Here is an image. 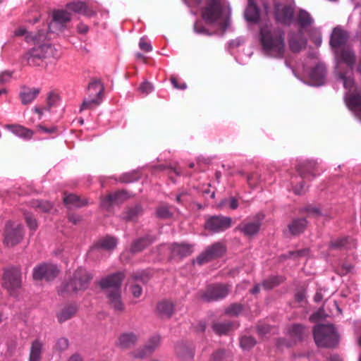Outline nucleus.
<instances>
[{
  "instance_id": "nucleus-1",
  "label": "nucleus",
  "mask_w": 361,
  "mask_h": 361,
  "mask_svg": "<svg viewBox=\"0 0 361 361\" xmlns=\"http://www.w3.org/2000/svg\"><path fill=\"white\" fill-rule=\"evenodd\" d=\"M201 13L203 20L208 24L221 20L224 29L228 25L230 8L224 0H205V6Z\"/></svg>"
},
{
  "instance_id": "nucleus-2",
  "label": "nucleus",
  "mask_w": 361,
  "mask_h": 361,
  "mask_svg": "<svg viewBox=\"0 0 361 361\" xmlns=\"http://www.w3.org/2000/svg\"><path fill=\"white\" fill-rule=\"evenodd\" d=\"M261 43L268 56L281 58L285 51L284 32L281 30H261Z\"/></svg>"
},
{
  "instance_id": "nucleus-3",
  "label": "nucleus",
  "mask_w": 361,
  "mask_h": 361,
  "mask_svg": "<svg viewBox=\"0 0 361 361\" xmlns=\"http://www.w3.org/2000/svg\"><path fill=\"white\" fill-rule=\"evenodd\" d=\"M313 336L318 347L332 348L338 343V334L331 324H318L313 329Z\"/></svg>"
},
{
  "instance_id": "nucleus-4",
  "label": "nucleus",
  "mask_w": 361,
  "mask_h": 361,
  "mask_svg": "<svg viewBox=\"0 0 361 361\" xmlns=\"http://www.w3.org/2000/svg\"><path fill=\"white\" fill-rule=\"evenodd\" d=\"M92 279L93 275L90 272L80 267L74 271L70 281L65 284L63 290L68 293L85 290L88 288Z\"/></svg>"
},
{
  "instance_id": "nucleus-5",
  "label": "nucleus",
  "mask_w": 361,
  "mask_h": 361,
  "mask_svg": "<svg viewBox=\"0 0 361 361\" xmlns=\"http://www.w3.org/2000/svg\"><path fill=\"white\" fill-rule=\"evenodd\" d=\"M230 292V286L228 284L216 283L211 284L204 290H200L197 296L202 301L210 302L224 299Z\"/></svg>"
},
{
  "instance_id": "nucleus-6",
  "label": "nucleus",
  "mask_w": 361,
  "mask_h": 361,
  "mask_svg": "<svg viewBox=\"0 0 361 361\" xmlns=\"http://www.w3.org/2000/svg\"><path fill=\"white\" fill-rule=\"evenodd\" d=\"M23 238V226L20 224L8 221L5 226L4 243L13 247L18 244Z\"/></svg>"
},
{
  "instance_id": "nucleus-7",
  "label": "nucleus",
  "mask_w": 361,
  "mask_h": 361,
  "mask_svg": "<svg viewBox=\"0 0 361 361\" xmlns=\"http://www.w3.org/2000/svg\"><path fill=\"white\" fill-rule=\"evenodd\" d=\"M226 251L225 245L220 242L215 243L208 246L201 254L196 258V262L202 265L214 259L223 256Z\"/></svg>"
},
{
  "instance_id": "nucleus-8",
  "label": "nucleus",
  "mask_w": 361,
  "mask_h": 361,
  "mask_svg": "<svg viewBox=\"0 0 361 361\" xmlns=\"http://www.w3.org/2000/svg\"><path fill=\"white\" fill-rule=\"evenodd\" d=\"M71 20V14L65 10H57L53 12V19L49 25L51 32H63L68 28V23Z\"/></svg>"
},
{
  "instance_id": "nucleus-9",
  "label": "nucleus",
  "mask_w": 361,
  "mask_h": 361,
  "mask_svg": "<svg viewBox=\"0 0 361 361\" xmlns=\"http://www.w3.org/2000/svg\"><path fill=\"white\" fill-rule=\"evenodd\" d=\"M231 217L224 216H212L205 222L204 227L207 230L213 233L223 232L231 226Z\"/></svg>"
},
{
  "instance_id": "nucleus-10",
  "label": "nucleus",
  "mask_w": 361,
  "mask_h": 361,
  "mask_svg": "<svg viewBox=\"0 0 361 361\" xmlns=\"http://www.w3.org/2000/svg\"><path fill=\"white\" fill-rule=\"evenodd\" d=\"M4 286L10 294L21 286V274L18 268H12L5 271L4 274Z\"/></svg>"
},
{
  "instance_id": "nucleus-11",
  "label": "nucleus",
  "mask_w": 361,
  "mask_h": 361,
  "mask_svg": "<svg viewBox=\"0 0 361 361\" xmlns=\"http://www.w3.org/2000/svg\"><path fill=\"white\" fill-rule=\"evenodd\" d=\"M59 274V270L55 265L44 264L34 268L33 279L35 280L46 281L53 280Z\"/></svg>"
},
{
  "instance_id": "nucleus-12",
  "label": "nucleus",
  "mask_w": 361,
  "mask_h": 361,
  "mask_svg": "<svg viewBox=\"0 0 361 361\" xmlns=\"http://www.w3.org/2000/svg\"><path fill=\"white\" fill-rule=\"evenodd\" d=\"M297 171L303 179L314 178L321 173L318 163L314 160H307L299 164Z\"/></svg>"
},
{
  "instance_id": "nucleus-13",
  "label": "nucleus",
  "mask_w": 361,
  "mask_h": 361,
  "mask_svg": "<svg viewBox=\"0 0 361 361\" xmlns=\"http://www.w3.org/2000/svg\"><path fill=\"white\" fill-rule=\"evenodd\" d=\"M159 343L160 337L159 336H154L143 348L131 352L130 355L133 358L143 359L150 355L158 348Z\"/></svg>"
},
{
  "instance_id": "nucleus-14",
  "label": "nucleus",
  "mask_w": 361,
  "mask_h": 361,
  "mask_svg": "<svg viewBox=\"0 0 361 361\" xmlns=\"http://www.w3.org/2000/svg\"><path fill=\"white\" fill-rule=\"evenodd\" d=\"M124 276L123 272H116L102 278L99 281V285L102 289L113 288V290H121V286Z\"/></svg>"
},
{
  "instance_id": "nucleus-15",
  "label": "nucleus",
  "mask_w": 361,
  "mask_h": 361,
  "mask_svg": "<svg viewBox=\"0 0 361 361\" xmlns=\"http://www.w3.org/2000/svg\"><path fill=\"white\" fill-rule=\"evenodd\" d=\"M264 218L262 214H257L252 221L240 224L236 229L242 232L245 236L252 237L256 235L261 226V220Z\"/></svg>"
},
{
  "instance_id": "nucleus-16",
  "label": "nucleus",
  "mask_w": 361,
  "mask_h": 361,
  "mask_svg": "<svg viewBox=\"0 0 361 361\" xmlns=\"http://www.w3.org/2000/svg\"><path fill=\"white\" fill-rule=\"evenodd\" d=\"M177 357L183 361H190L195 355V348L192 343L188 342H178L175 347Z\"/></svg>"
},
{
  "instance_id": "nucleus-17",
  "label": "nucleus",
  "mask_w": 361,
  "mask_h": 361,
  "mask_svg": "<svg viewBox=\"0 0 361 361\" xmlns=\"http://www.w3.org/2000/svg\"><path fill=\"white\" fill-rule=\"evenodd\" d=\"M106 297L110 307L117 312H122L125 305L121 300V290H111L107 292Z\"/></svg>"
},
{
  "instance_id": "nucleus-18",
  "label": "nucleus",
  "mask_w": 361,
  "mask_h": 361,
  "mask_svg": "<svg viewBox=\"0 0 361 361\" xmlns=\"http://www.w3.org/2000/svg\"><path fill=\"white\" fill-rule=\"evenodd\" d=\"M14 35L16 37L25 36L27 42H39L45 39V32L44 30H39L37 32H28L24 27H20L14 31Z\"/></svg>"
},
{
  "instance_id": "nucleus-19",
  "label": "nucleus",
  "mask_w": 361,
  "mask_h": 361,
  "mask_svg": "<svg viewBox=\"0 0 361 361\" xmlns=\"http://www.w3.org/2000/svg\"><path fill=\"white\" fill-rule=\"evenodd\" d=\"M154 241L155 238L150 235H146L144 237L139 238L133 241L130 248V252L133 255L139 253L143 251Z\"/></svg>"
},
{
  "instance_id": "nucleus-20",
  "label": "nucleus",
  "mask_w": 361,
  "mask_h": 361,
  "mask_svg": "<svg viewBox=\"0 0 361 361\" xmlns=\"http://www.w3.org/2000/svg\"><path fill=\"white\" fill-rule=\"evenodd\" d=\"M288 335L294 342H299L308 336L309 330L302 324H294L289 327Z\"/></svg>"
},
{
  "instance_id": "nucleus-21",
  "label": "nucleus",
  "mask_w": 361,
  "mask_h": 361,
  "mask_svg": "<svg viewBox=\"0 0 361 361\" xmlns=\"http://www.w3.org/2000/svg\"><path fill=\"white\" fill-rule=\"evenodd\" d=\"M172 257H186L193 252L192 245L186 243H173L169 247Z\"/></svg>"
},
{
  "instance_id": "nucleus-22",
  "label": "nucleus",
  "mask_w": 361,
  "mask_h": 361,
  "mask_svg": "<svg viewBox=\"0 0 361 361\" xmlns=\"http://www.w3.org/2000/svg\"><path fill=\"white\" fill-rule=\"evenodd\" d=\"M63 203L67 207L69 208H80L87 205L89 202L88 199L86 197L79 196L76 194L65 193L63 197Z\"/></svg>"
},
{
  "instance_id": "nucleus-23",
  "label": "nucleus",
  "mask_w": 361,
  "mask_h": 361,
  "mask_svg": "<svg viewBox=\"0 0 361 361\" xmlns=\"http://www.w3.org/2000/svg\"><path fill=\"white\" fill-rule=\"evenodd\" d=\"M348 39L346 31L340 27H335L331 35L329 44L332 48L338 49L343 45Z\"/></svg>"
},
{
  "instance_id": "nucleus-24",
  "label": "nucleus",
  "mask_w": 361,
  "mask_h": 361,
  "mask_svg": "<svg viewBox=\"0 0 361 361\" xmlns=\"http://www.w3.org/2000/svg\"><path fill=\"white\" fill-rule=\"evenodd\" d=\"M345 102L350 110L357 116L361 117V94L359 92L348 94L346 96Z\"/></svg>"
},
{
  "instance_id": "nucleus-25",
  "label": "nucleus",
  "mask_w": 361,
  "mask_h": 361,
  "mask_svg": "<svg viewBox=\"0 0 361 361\" xmlns=\"http://www.w3.org/2000/svg\"><path fill=\"white\" fill-rule=\"evenodd\" d=\"M129 197L126 190H119L112 194H109L102 200V206L108 208L114 203H120Z\"/></svg>"
},
{
  "instance_id": "nucleus-26",
  "label": "nucleus",
  "mask_w": 361,
  "mask_h": 361,
  "mask_svg": "<svg viewBox=\"0 0 361 361\" xmlns=\"http://www.w3.org/2000/svg\"><path fill=\"white\" fill-rule=\"evenodd\" d=\"M137 341V336L133 332L121 334L116 341V345L122 349H129L133 347Z\"/></svg>"
},
{
  "instance_id": "nucleus-27",
  "label": "nucleus",
  "mask_w": 361,
  "mask_h": 361,
  "mask_svg": "<svg viewBox=\"0 0 361 361\" xmlns=\"http://www.w3.org/2000/svg\"><path fill=\"white\" fill-rule=\"evenodd\" d=\"M308 222L305 217L293 219L288 225V230L291 235H299L307 227Z\"/></svg>"
},
{
  "instance_id": "nucleus-28",
  "label": "nucleus",
  "mask_w": 361,
  "mask_h": 361,
  "mask_svg": "<svg viewBox=\"0 0 361 361\" xmlns=\"http://www.w3.org/2000/svg\"><path fill=\"white\" fill-rule=\"evenodd\" d=\"M293 13V8L286 5L282 8L276 11V17L281 23L289 25L292 23Z\"/></svg>"
},
{
  "instance_id": "nucleus-29",
  "label": "nucleus",
  "mask_w": 361,
  "mask_h": 361,
  "mask_svg": "<svg viewBox=\"0 0 361 361\" xmlns=\"http://www.w3.org/2000/svg\"><path fill=\"white\" fill-rule=\"evenodd\" d=\"M36 51L39 56L44 59L49 58L56 59L59 56V51L51 44H42L41 46L32 48Z\"/></svg>"
},
{
  "instance_id": "nucleus-30",
  "label": "nucleus",
  "mask_w": 361,
  "mask_h": 361,
  "mask_svg": "<svg viewBox=\"0 0 361 361\" xmlns=\"http://www.w3.org/2000/svg\"><path fill=\"white\" fill-rule=\"evenodd\" d=\"M104 85L98 78H92L87 87V96L102 98Z\"/></svg>"
},
{
  "instance_id": "nucleus-31",
  "label": "nucleus",
  "mask_w": 361,
  "mask_h": 361,
  "mask_svg": "<svg viewBox=\"0 0 361 361\" xmlns=\"http://www.w3.org/2000/svg\"><path fill=\"white\" fill-rule=\"evenodd\" d=\"M22 63L30 66H42L44 60L38 55L36 51L31 49L22 57Z\"/></svg>"
},
{
  "instance_id": "nucleus-32",
  "label": "nucleus",
  "mask_w": 361,
  "mask_h": 361,
  "mask_svg": "<svg viewBox=\"0 0 361 361\" xmlns=\"http://www.w3.org/2000/svg\"><path fill=\"white\" fill-rule=\"evenodd\" d=\"M40 92L39 88L22 87L19 97L23 105H27L32 102Z\"/></svg>"
},
{
  "instance_id": "nucleus-33",
  "label": "nucleus",
  "mask_w": 361,
  "mask_h": 361,
  "mask_svg": "<svg viewBox=\"0 0 361 361\" xmlns=\"http://www.w3.org/2000/svg\"><path fill=\"white\" fill-rule=\"evenodd\" d=\"M66 8L75 13H82L87 16H92L94 14L93 10L90 8L86 3L80 1L67 4Z\"/></svg>"
},
{
  "instance_id": "nucleus-34",
  "label": "nucleus",
  "mask_w": 361,
  "mask_h": 361,
  "mask_svg": "<svg viewBox=\"0 0 361 361\" xmlns=\"http://www.w3.org/2000/svg\"><path fill=\"white\" fill-rule=\"evenodd\" d=\"M307 40L302 36V32L299 35H293L289 39V47L292 51L299 52L305 49L307 45Z\"/></svg>"
},
{
  "instance_id": "nucleus-35",
  "label": "nucleus",
  "mask_w": 361,
  "mask_h": 361,
  "mask_svg": "<svg viewBox=\"0 0 361 361\" xmlns=\"http://www.w3.org/2000/svg\"><path fill=\"white\" fill-rule=\"evenodd\" d=\"M157 312L162 318H170L174 312V305L168 300L161 301L157 305Z\"/></svg>"
},
{
  "instance_id": "nucleus-36",
  "label": "nucleus",
  "mask_w": 361,
  "mask_h": 361,
  "mask_svg": "<svg viewBox=\"0 0 361 361\" xmlns=\"http://www.w3.org/2000/svg\"><path fill=\"white\" fill-rule=\"evenodd\" d=\"M117 245V239L112 236H106L98 240L92 247V250L104 249L111 250L116 247Z\"/></svg>"
},
{
  "instance_id": "nucleus-37",
  "label": "nucleus",
  "mask_w": 361,
  "mask_h": 361,
  "mask_svg": "<svg viewBox=\"0 0 361 361\" xmlns=\"http://www.w3.org/2000/svg\"><path fill=\"white\" fill-rule=\"evenodd\" d=\"M5 127L16 135L24 139H31L33 135L32 130L20 125H6Z\"/></svg>"
},
{
  "instance_id": "nucleus-38",
  "label": "nucleus",
  "mask_w": 361,
  "mask_h": 361,
  "mask_svg": "<svg viewBox=\"0 0 361 361\" xmlns=\"http://www.w3.org/2000/svg\"><path fill=\"white\" fill-rule=\"evenodd\" d=\"M326 75V68L322 64L317 65L310 72V78L316 85L323 83Z\"/></svg>"
},
{
  "instance_id": "nucleus-39",
  "label": "nucleus",
  "mask_w": 361,
  "mask_h": 361,
  "mask_svg": "<svg viewBox=\"0 0 361 361\" xmlns=\"http://www.w3.org/2000/svg\"><path fill=\"white\" fill-rule=\"evenodd\" d=\"M43 343L36 339L32 341L30 347L29 361H39L43 350Z\"/></svg>"
},
{
  "instance_id": "nucleus-40",
  "label": "nucleus",
  "mask_w": 361,
  "mask_h": 361,
  "mask_svg": "<svg viewBox=\"0 0 361 361\" xmlns=\"http://www.w3.org/2000/svg\"><path fill=\"white\" fill-rule=\"evenodd\" d=\"M77 312V307L74 305H68L63 307L57 314L58 321L63 323L72 318Z\"/></svg>"
},
{
  "instance_id": "nucleus-41",
  "label": "nucleus",
  "mask_w": 361,
  "mask_h": 361,
  "mask_svg": "<svg viewBox=\"0 0 361 361\" xmlns=\"http://www.w3.org/2000/svg\"><path fill=\"white\" fill-rule=\"evenodd\" d=\"M245 17L247 21L257 22L259 18V11L252 0H249L248 6L245 11Z\"/></svg>"
},
{
  "instance_id": "nucleus-42",
  "label": "nucleus",
  "mask_w": 361,
  "mask_h": 361,
  "mask_svg": "<svg viewBox=\"0 0 361 361\" xmlns=\"http://www.w3.org/2000/svg\"><path fill=\"white\" fill-rule=\"evenodd\" d=\"M336 55L340 60L349 66H352L355 61V56L353 51L348 47L343 48L339 52L336 51Z\"/></svg>"
},
{
  "instance_id": "nucleus-43",
  "label": "nucleus",
  "mask_w": 361,
  "mask_h": 361,
  "mask_svg": "<svg viewBox=\"0 0 361 361\" xmlns=\"http://www.w3.org/2000/svg\"><path fill=\"white\" fill-rule=\"evenodd\" d=\"M355 245L354 240L349 238H341L330 241V247L332 249L340 250L343 248L348 249Z\"/></svg>"
},
{
  "instance_id": "nucleus-44",
  "label": "nucleus",
  "mask_w": 361,
  "mask_h": 361,
  "mask_svg": "<svg viewBox=\"0 0 361 361\" xmlns=\"http://www.w3.org/2000/svg\"><path fill=\"white\" fill-rule=\"evenodd\" d=\"M30 207L38 212H49L53 208L51 202L47 200H33L30 202Z\"/></svg>"
},
{
  "instance_id": "nucleus-45",
  "label": "nucleus",
  "mask_w": 361,
  "mask_h": 361,
  "mask_svg": "<svg viewBox=\"0 0 361 361\" xmlns=\"http://www.w3.org/2000/svg\"><path fill=\"white\" fill-rule=\"evenodd\" d=\"M235 324L231 322H216L212 325L213 330L219 335L226 334L233 329Z\"/></svg>"
},
{
  "instance_id": "nucleus-46",
  "label": "nucleus",
  "mask_w": 361,
  "mask_h": 361,
  "mask_svg": "<svg viewBox=\"0 0 361 361\" xmlns=\"http://www.w3.org/2000/svg\"><path fill=\"white\" fill-rule=\"evenodd\" d=\"M298 23L301 28H305L311 25L313 19L311 15L305 10H300L298 13Z\"/></svg>"
},
{
  "instance_id": "nucleus-47",
  "label": "nucleus",
  "mask_w": 361,
  "mask_h": 361,
  "mask_svg": "<svg viewBox=\"0 0 361 361\" xmlns=\"http://www.w3.org/2000/svg\"><path fill=\"white\" fill-rule=\"evenodd\" d=\"M102 98L99 97H90L87 96V97H85L83 99V102L80 106V111L86 110V109H92L98 105L100 104L102 102Z\"/></svg>"
},
{
  "instance_id": "nucleus-48",
  "label": "nucleus",
  "mask_w": 361,
  "mask_h": 361,
  "mask_svg": "<svg viewBox=\"0 0 361 361\" xmlns=\"http://www.w3.org/2000/svg\"><path fill=\"white\" fill-rule=\"evenodd\" d=\"M142 214V209L140 205H136L129 208L124 216V219L128 221H135Z\"/></svg>"
},
{
  "instance_id": "nucleus-49",
  "label": "nucleus",
  "mask_w": 361,
  "mask_h": 361,
  "mask_svg": "<svg viewBox=\"0 0 361 361\" xmlns=\"http://www.w3.org/2000/svg\"><path fill=\"white\" fill-rule=\"evenodd\" d=\"M283 281L284 279L282 276H274L263 281L262 286L264 289L269 290L279 286Z\"/></svg>"
},
{
  "instance_id": "nucleus-50",
  "label": "nucleus",
  "mask_w": 361,
  "mask_h": 361,
  "mask_svg": "<svg viewBox=\"0 0 361 361\" xmlns=\"http://www.w3.org/2000/svg\"><path fill=\"white\" fill-rule=\"evenodd\" d=\"M244 310V306L240 303H233L225 310V314L238 317Z\"/></svg>"
},
{
  "instance_id": "nucleus-51",
  "label": "nucleus",
  "mask_w": 361,
  "mask_h": 361,
  "mask_svg": "<svg viewBox=\"0 0 361 361\" xmlns=\"http://www.w3.org/2000/svg\"><path fill=\"white\" fill-rule=\"evenodd\" d=\"M140 176L139 173L136 171H132L129 173H126L121 175L118 179V180L121 183H130L135 181H137L140 179Z\"/></svg>"
},
{
  "instance_id": "nucleus-52",
  "label": "nucleus",
  "mask_w": 361,
  "mask_h": 361,
  "mask_svg": "<svg viewBox=\"0 0 361 361\" xmlns=\"http://www.w3.org/2000/svg\"><path fill=\"white\" fill-rule=\"evenodd\" d=\"M210 361H230L229 353L224 350H218L212 355Z\"/></svg>"
},
{
  "instance_id": "nucleus-53",
  "label": "nucleus",
  "mask_w": 361,
  "mask_h": 361,
  "mask_svg": "<svg viewBox=\"0 0 361 361\" xmlns=\"http://www.w3.org/2000/svg\"><path fill=\"white\" fill-rule=\"evenodd\" d=\"M240 346L245 350H250L256 344V341L252 336H244L240 341Z\"/></svg>"
},
{
  "instance_id": "nucleus-54",
  "label": "nucleus",
  "mask_w": 361,
  "mask_h": 361,
  "mask_svg": "<svg viewBox=\"0 0 361 361\" xmlns=\"http://www.w3.org/2000/svg\"><path fill=\"white\" fill-rule=\"evenodd\" d=\"M69 342L66 338H59L54 345V349L59 352L65 351L68 348Z\"/></svg>"
},
{
  "instance_id": "nucleus-55",
  "label": "nucleus",
  "mask_w": 361,
  "mask_h": 361,
  "mask_svg": "<svg viewBox=\"0 0 361 361\" xmlns=\"http://www.w3.org/2000/svg\"><path fill=\"white\" fill-rule=\"evenodd\" d=\"M302 213H306L307 216H318L321 215V212L319 209L317 207L313 206H307L302 209H301Z\"/></svg>"
},
{
  "instance_id": "nucleus-56",
  "label": "nucleus",
  "mask_w": 361,
  "mask_h": 361,
  "mask_svg": "<svg viewBox=\"0 0 361 361\" xmlns=\"http://www.w3.org/2000/svg\"><path fill=\"white\" fill-rule=\"evenodd\" d=\"M25 219L27 223V226L35 231L37 228V220L33 217V216L29 213H25Z\"/></svg>"
},
{
  "instance_id": "nucleus-57",
  "label": "nucleus",
  "mask_w": 361,
  "mask_h": 361,
  "mask_svg": "<svg viewBox=\"0 0 361 361\" xmlns=\"http://www.w3.org/2000/svg\"><path fill=\"white\" fill-rule=\"evenodd\" d=\"M157 216L161 219H167L171 216V213L166 206H161L157 210Z\"/></svg>"
},
{
  "instance_id": "nucleus-58",
  "label": "nucleus",
  "mask_w": 361,
  "mask_h": 361,
  "mask_svg": "<svg viewBox=\"0 0 361 361\" xmlns=\"http://www.w3.org/2000/svg\"><path fill=\"white\" fill-rule=\"evenodd\" d=\"M260 176L257 173H253L247 176V183L251 188L257 186L259 182Z\"/></svg>"
},
{
  "instance_id": "nucleus-59",
  "label": "nucleus",
  "mask_w": 361,
  "mask_h": 361,
  "mask_svg": "<svg viewBox=\"0 0 361 361\" xmlns=\"http://www.w3.org/2000/svg\"><path fill=\"white\" fill-rule=\"evenodd\" d=\"M152 90H153V86H152V85L150 82H147V81L143 82L140 85V87H139V90H140L141 92H142V93H144V94H149V92H151L152 91Z\"/></svg>"
},
{
  "instance_id": "nucleus-60",
  "label": "nucleus",
  "mask_w": 361,
  "mask_h": 361,
  "mask_svg": "<svg viewBox=\"0 0 361 361\" xmlns=\"http://www.w3.org/2000/svg\"><path fill=\"white\" fill-rule=\"evenodd\" d=\"M339 78L343 81L344 87L348 88H351L353 86V80L350 78H347L345 73H340L338 74Z\"/></svg>"
},
{
  "instance_id": "nucleus-61",
  "label": "nucleus",
  "mask_w": 361,
  "mask_h": 361,
  "mask_svg": "<svg viewBox=\"0 0 361 361\" xmlns=\"http://www.w3.org/2000/svg\"><path fill=\"white\" fill-rule=\"evenodd\" d=\"M139 47L142 51L146 52H149L152 49L151 44L148 42H147L144 38L140 39L139 42Z\"/></svg>"
},
{
  "instance_id": "nucleus-62",
  "label": "nucleus",
  "mask_w": 361,
  "mask_h": 361,
  "mask_svg": "<svg viewBox=\"0 0 361 361\" xmlns=\"http://www.w3.org/2000/svg\"><path fill=\"white\" fill-rule=\"evenodd\" d=\"M257 330L259 335L264 336L270 331L271 327L267 324H258Z\"/></svg>"
},
{
  "instance_id": "nucleus-63",
  "label": "nucleus",
  "mask_w": 361,
  "mask_h": 361,
  "mask_svg": "<svg viewBox=\"0 0 361 361\" xmlns=\"http://www.w3.org/2000/svg\"><path fill=\"white\" fill-rule=\"evenodd\" d=\"M194 30L197 33L199 34H207L208 30L204 27L201 22L197 21L194 24Z\"/></svg>"
},
{
  "instance_id": "nucleus-64",
  "label": "nucleus",
  "mask_w": 361,
  "mask_h": 361,
  "mask_svg": "<svg viewBox=\"0 0 361 361\" xmlns=\"http://www.w3.org/2000/svg\"><path fill=\"white\" fill-rule=\"evenodd\" d=\"M171 82L173 87L176 89L185 90L187 87V85L185 82L179 84L178 82V79L175 76H171Z\"/></svg>"
}]
</instances>
